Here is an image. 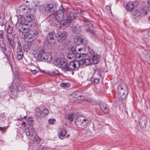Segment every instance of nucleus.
I'll list each match as a JSON object with an SVG mask.
<instances>
[{
    "label": "nucleus",
    "instance_id": "obj_1",
    "mask_svg": "<svg viewBox=\"0 0 150 150\" xmlns=\"http://www.w3.org/2000/svg\"><path fill=\"white\" fill-rule=\"evenodd\" d=\"M54 64L57 67L66 71H76L79 68V61L74 60L69 63L67 62L64 58H59L56 59Z\"/></svg>",
    "mask_w": 150,
    "mask_h": 150
},
{
    "label": "nucleus",
    "instance_id": "obj_2",
    "mask_svg": "<svg viewBox=\"0 0 150 150\" xmlns=\"http://www.w3.org/2000/svg\"><path fill=\"white\" fill-rule=\"evenodd\" d=\"M37 58L39 60L47 63L50 62L52 59V56L48 53L45 52L43 47H39L37 50Z\"/></svg>",
    "mask_w": 150,
    "mask_h": 150
},
{
    "label": "nucleus",
    "instance_id": "obj_3",
    "mask_svg": "<svg viewBox=\"0 0 150 150\" xmlns=\"http://www.w3.org/2000/svg\"><path fill=\"white\" fill-rule=\"evenodd\" d=\"M0 47L1 50L6 56L11 69L12 70V64L14 63V62L11 49L10 48H6L5 45L2 41L0 42Z\"/></svg>",
    "mask_w": 150,
    "mask_h": 150
},
{
    "label": "nucleus",
    "instance_id": "obj_4",
    "mask_svg": "<svg viewBox=\"0 0 150 150\" xmlns=\"http://www.w3.org/2000/svg\"><path fill=\"white\" fill-rule=\"evenodd\" d=\"M118 98L121 101L125 99L128 93V87L124 83H122L118 86Z\"/></svg>",
    "mask_w": 150,
    "mask_h": 150
},
{
    "label": "nucleus",
    "instance_id": "obj_5",
    "mask_svg": "<svg viewBox=\"0 0 150 150\" xmlns=\"http://www.w3.org/2000/svg\"><path fill=\"white\" fill-rule=\"evenodd\" d=\"M25 21V18L23 16L20 15L18 16L17 23L19 24L18 28L21 33L23 34V32H28L30 30L29 28L28 27L29 24H24Z\"/></svg>",
    "mask_w": 150,
    "mask_h": 150
},
{
    "label": "nucleus",
    "instance_id": "obj_6",
    "mask_svg": "<svg viewBox=\"0 0 150 150\" xmlns=\"http://www.w3.org/2000/svg\"><path fill=\"white\" fill-rule=\"evenodd\" d=\"M87 122V119L83 116L77 115L75 119V123L79 127H82V125L85 126Z\"/></svg>",
    "mask_w": 150,
    "mask_h": 150
},
{
    "label": "nucleus",
    "instance_id": "obj_7",
    "mask_svg": "<svg viewBox=\"0 0 150 150\" xmlns=\"http://www.w3.org/2000/svg\"><path fill=\"white\" fill-rule=\"evenodd\" d=\"M87 122V119L83 116L77 115L75 119V123L79 127H82V125L85 126Z\"/></svg>",
    "mask_w": 150,
    "mask_h": 150
},
{
    "label": "nucleus",
    "instance_id": "obj_8",
    "mask_svg": "<svg viewBox=\"0 0 150 150\" xmlns=\"http://www.w3.org/2000/svg\"><path fill=\"white\" fill-rule=\"evenodd\" d=\"M29 30L27 32H23V33H21V32L20 33V35H22L21 37L23 38L25 42H30L35 39V36H36V34L33 35L32 34L28 33Z\"/></svg>",
    "mask_w": 150,
    "mask_h": 150
},
{
    "label": "nucleus",
    "instance_id": "obj_9",
    "mask_svg": "<svg viewBox=\"0 0 150 150\" xmlns=\"http://www.w3.org/2000/svg\"><path fill=\"white\" fill-rule=\"evenodd\" d=\"M13 82L15 83L14 86L18 92L22 91L25 90V87L20 83L19 79L18 76L13 79Z\"/></svg>",
    "mask_w": 150,
    "mask_h": 150
},
{
    "label": "nucleus",
    "instance_id": "obj_10",
    "mask_svg": "<svg viewBox=\"0 0 150 150\" xmlns=\"http://www.w3.org/2000/svg\"><path fill=\"white\" fill-rule=\"evenodd\" d=\"M52 15L58 23L63 25L62 23L64 22V20L63 19L64 16L63 14L59 13V11H56Z\"/></svg>",
    "mask_w": 150,
    "mask_h": 150
},
{
    "label": "nucleus",
    "instance_id": "obj_11",
    "mask_svg": "<svg viewBox=\"0 0 150 150\" xmlns=\"http://www.w3.org/2000/svg\"><path fill=\"white\" fill-rule=\"evenodd\" d=\"M68 35L67 33L65 31L57 33L56 38L57 41L59 42H62L64 40Z\"/></svg>",
    "mask_w": 150,
    "mask_h": 150
},
{
    "label": "nucleus",
    "instance_id": "obj_12",
    "mask_svg": "<svg viewBox=\"0 0 150 150\" xmlns=\"http://www.w3.org/2000/svg\"><path fill=\"white\" fill-rule=\"evenodd\" d=\"M67 18L64 19V22L62 23L63 25L70 23L75 18L74 13L72 12H69L67 14Z\"/></svg>",
    "mask_w": 150,
    "mask_h": 150
},
{
    "label": "nucleus",
    "instance_id": "obj_13",
    "mask_svg": "<svg viewBox=\"0 0 150 150\" xmlns=\"http://www.w3.org/2000/svg\"><path fill=\"white\" fill-rule=\"evenodd\" d=\"M76 47L74 46L71 48V50L67 54V57L68 59H77V53L76 50Z\"/></svg>",
    "mask_w": 150,
    "mask_h": 150
},
{
    "label": "nucleus",
    "instance_id": "obj_14",
    "mask_svg": "<svg viewBox=\"0 0 150 150\" xmlns=\"http://www.w3.org/2000/svg\"><path fill=\"white\" fill-rule=\"evenodd\" d=\"M139 124L140 127L142 128H144L146 126L147 123V117L145 115H143L139 118Z\"/></svg>",
    "mask_w": 150,
    "mask_h": 150
},
{
    "label": "nucleus",
    "instance_id": "obj_15",
    "mask_svg": "<svg viewBox=\"0 0 150 150\" xmlns=\"http://www.w3.org/2000/svg\"><path fill=\"white\" fill-rule=\"evenodd\" d=\"M24 129H25L24 131L25 133L27 136H30V137L36 134L34 128L31 127L30 128V129L27 126H24Z\"/></svg>",
    "mask_w": 150,
    "mask_h": 150
},
{
    "label": "nucleus",
    "instance_id": "obj_16",
    "mask_svg": "<svg viewBox=\"0 0 150 150\" xmlns=\"http://www.w3.org/2000/svg\"><path fill=\"white\" fill-rule=\"evenodd\" d=\"M44 9L46 11L49 12L54 11L57 9L56 5L52 4H47L45 5Z\"/></svg>",
    "mask_w": 150,
    "mask_h": 150
},
{
    "label": "nucleus",
    "instance_id": "obj_17",
    "mask_svg": "<svg viewBox=\"0 0 150 150\" xmlns=\"http://www.w3.org/2000/svg\"><path fill=\"white\" fill-rule=\"evenodd\" d=\"M6 37L11 47L13 49H14V42L13 38V35L12 33H8L6 34Z\"/></svg>",
    "mask_w": 150,
    "mask_h": 150
},
{
    "label": "nucleus",
    "instance_id": "obj_18",
    "mask_svg": "<svg viewBox=\"0 0 150 150\" xmlns=\"http://www.w3.org/2000/svg\"><path fill=\"white\" fill-rule=\"evenodd\" d=\"M79 62L80 64L83 65L87 66L92 64L91 57L89 58L79 60Z\"/></svg>",
    "mask_w": 150,
    "mask_h": 150
},
{
    "label": "nucleus",
    "instance_id": "obj_19",
    "mask_svg": "<svg viewBox=\"0 0 150 150\" xmlns=\"http://www.w3.org/2000/svg\"><path fill=\"white\" fill-rule=\"evenodd\" d=\"M14 86L13 85L11 88V92L10 93V95L11 97L12 98H15L17 96L18 91Z\"/></svg>",
    "mask_w": 150,
    "mask_h": 150
},
{
    "label": "nucleus",
    "instance_id": "obj_20",
    "mask_svg": "<svg viewBox=\"0 0 150 150\" xmlns=\"http://www.w3.org/2000/svg\"><path fill=\"white\" fill-rule=\"evenodd\" d=\"M100 108L105 113H108L109 111V109L108 106L104 103H101L99 105Z\"/></svg>",
    "mask_w": 150,
    "mask_h": 150
},
{
    "label": "nucleus",
    "instance_id": "obj_21",
    "mask_svg": "<svg viewBox=\"0 0 150 150\" xmlns=\"http://www.w3.org/2000/svg\"><path fill=\"white\" fill-rule=\"evenodd\" d=\"M100 58V56L96 54H93L91 57L92 64L98 63L99 61Z\"/></svg>",
    "mask_w": 150,
    "mask_h": 150
},
{
    "label": "nucleus",
    "instance_id": "obj_22",
    "mask_svg": "<svg viewBox=\"0 0 150 150\" xmlns=\"http://www.w3.org/2000/svg\"><path fill=\"white\" fill-rule=\"evenodd\" d=\"M132 15L133 17L136 20L139 19L141 17V13L138 10L134 11L132 13Z\"/></svg>",
    "mask_w": 150,
    "mask_h": 150
},
{
    "label": "nucleus",
    "instance_id": "obj_23",
    "mask_svg": "<svg viewBox=\"0 0 150 150\" xmlns=\"http://www.w3.org/2000/svg\"><path fill=\"white\" fill-rule=\"evenodd\" d=\"M74 42L75 44L77 45L84 44V40L81 37L79 36L75 37L74 39Z\"/></svg>",
    "mask_w": 150,
    "mask_h": 150
},
{
    "label": "nucleus",
    "instance_id": "obj_24",
    "mask_svg": "<svg viewBox=\"0 0 150 150\" xmlns=\"http://www.w3.org/2000/svg\"><path fill=\"white\" fill-rule=\"evenodd\" d=\"M67 133V131L65 129H61L60 130V132L58 135L59 137L62 140L64 139V137Z\"/></svg>",
    "mask_w": 150,
    "mask_h": 150
},
{
    "label": "nucleus",
    "instance_id": "obj_25",
    "mask_svg": "<svg viewBox=\"0 0 150 150\" xmlns=\"http://www.w3.org/2000/svg\"><path fill=\"white\" fill-rule=\"evenodd\" d=\"M54 34L53 32H51L49 33L47 36V39L48 42H50L54 40Z\"/></svg>",
    "mask_w": 150,
    "mask_h": 150
},
{
    "label": "nucleus",
    "instance_id": "obj_26",
    "mask_svg": "<svg viewBox=\"0 0 150 150\" xmlns=\"http://www.w3.org/2000/svg\"><path fill=\"white\" fill-rule=\"evenodd\" d=\"M134 6V4L133 2L129 1L127 4L126 8L128 11H131L133 8Z\"/></svg>",
    "mask_w": 150,
    "mask_h": 150
},
{
    "label": "nucleus",
    "instance_id": "obj_27",
    "mask_svg": "<svg viewBox=\"0 0 150 150\" xmlns=\"http://www.w3.org/2000/svg\"><path fill=\"white\" fill-rule=\"evenodd\" d=\"M19 10L20 12L23 14H25L28 13V8L26 6H22L21 7H20Z\"/></svg>",
    "mask_w": 150,
    "mask_h": 150
},
{
    "label": "nucleus",
    "instance_id": "obj_28",
    "mask_svg": "<svg viewBox=\"0 0 150 150\" xmlns=\"http://www.w3.org/2000/svg\"><path fill=\"white\" fill-rule=\"evenodd\" d=\"M30 139L33 141L37 142V144L40 143L41 140L40 138L37 134L30 137Z\"/></svg>",
    "mask_w": 150,
    "mask_h": 150
},
{
    "label": "nucleus",
    "instance_id": "obj_29",
    "mask_svg": "<svg viewBox=\"0 0 150 150\" xmlns=\"http://www.w3.org/2000/svg\"><path fill=\"white\" fill-rule=\"evenodd\" d=\"M140 10L142 14L146 15L148 11V8L146 6H142L141 7Z\"/></svg>",
    "mask_w": 150,
    "mask_h": 150
},
{
    "label": "nucleus",
    "instance_id": "obj_30",
    "mask_svg": "<svg viewBox=\"0 0 150 150\" xmlns=\"http://www.w3.org/2000/svg\"><path fill=\"white\" fill-rule=\"evenodd\" d=\"M75 116V114L74 113H71L67 115V118L68 120L70 123L72 122Z\"/></svg>",
    "mask_w": 150,
    "mask_h": 150
},
{
    "label": "nucleus",
    "instance_id": "obj_31",
    "mask_svg": "<svg viewBox=\"0 0 150 150\" xmlns=\"http://www.w3.org/2000/svg\"><path fill=\"white\" fill-rule=\"evenodd\" d=\"M86 54H85L77 53V59H80V60H81V59H85L84 58L86 57Z\"/></svg>",
    "mask_w": 150,
    "mask_h": 150
},
{
    "label": "nucleus",
    "instance_id": "obj_32",
    "mask_svg": "<svg viewBox=\"0 0 150 150\" xmlns=\"http://www.w3.org/2000/svg\"><path fill=\"white\" fill-rule=\"evenodd\" d=\"M33 19L34 17L33 15L29 14L26 16L25 20L28 22H31Z\"/></svg>",
    "mask_w": 150,
    "mask_h": 150
},
{
    "label": "nucleus",
    "instance_id": "obj_33",
    "mask_svg": "<svg viewBox=\"0 0 150 150\" xmlns=\"http://www.w3.org/2000/svg\"><path fill=\"white\" fill-rule=\"evenodd\" d=\"M66 9L63 7L62 4L59 7V10L57 11H59V13L61 12V13L63 14V15H64V13L65 12Z\"/></svg>",
    "mask_w": 150,
    "mask_h": 150
},
{
    "label": "nucleus",
    "instance_id": "obj_34",
    "mask_svg": "<svg viewBox=\"0 0 150 150\" xmlns=\"http://www.w3.org/2000/svg\"><path fill=\"white\" fill-rule=\"evenodd\" d=\"M35 115L38 117H40L41 115V111L40 108H37L35 110Z\"/></svg>",
    "mask_w": 150,
    "mask_h": 150
},
{
    "label": "nucleus",
    "instance_id": "obj_35",
    "mask_svg": "<svg viewBox=\"0 0 150 150\" xmlns=\"http://www.w3.org/2000/svg\"><path fill=\"white\" fill-rule=\"evenodd\" d=\"M23 55V52H20L17 53L16 58L18 60H20L22 59Z\"/></svg>",
    "mask_w": 150,
    "mask_h": 150
},
{
    "label": "nucleus",
    "instance_id": "obj_36",
    "mask_svg": "<svg viewBox=\"0 0 150 150\" xmlns=\"http://www.w3.org/2000/svg\"><path fill=\"white\" fill-rule=\"evenodd\" d=\"M72 30L73 32L76 33H78L81 31V28L80 27H79V28H77L76 26H75L73 28Z\"/></svg>",
    "mask_w": 150,
    "mask_h": 150
},
{
    "label": "nucleus",
    "instance_id": "obj_37",
    "mask_svg": "<svg viewBox=\"0 0 150 150\" xmlns=\"http://www.w3.org/2000/svg\"><path fill=\"white\" fill-rule=\"evenodd\" d=\"M34 119L33 118H30L28 119L27 122L30 126H32L34 123Z\"/></svg>",
    "mask_w": 150,
    "mask_h": 150
},
{
    "label": "nucleus",
    "instance_id": "obj_38",
    "mask_svg": "<svg viewBox=\"0 0 150 150\" xmlns=\"http://www.w3.org/2000/svg\"><path fill=\"white\" fill-rule=\"evenodd\" d=\"M13 29L12 27L9 25L8 27L7 30L8 33L11 34L13 33Z\"/></svg>",
    "mask_w": 150,
    "mask_h": 150
},
{
    "label": "nucleus",
    "instance_id": "obj_39",
    "mask_svg": "<svg viewBox=\"0 0 150 150\" xmlns=\"http://www.w3.org/2000/svg\"><path fill=\"white\" fill-rule=\"evenodd\" d=\"M83 21L86 23V24H85V25H86L90 28H92L93 27V25L90 22L88 21H86V20L84 19L83 20Z\"/></svg>",
    "mask_w": 150,
    "mask_h": 150
},
{
    "label": "nucleus",
    "instance_id": "obj_40",
    "mask_svg": "<svg viewBox=\"0 0 150 150\" xmlns=\"http://www.w3.org/2000/svg\"><path fill=\"white\" fill-rule=\"evenodd\" d=\"M60 86L64 88H67L70 86V84L68 83H60Z\"/></svg>",
    "mask_w": 150,
    "mask_h": 150
},
{
    "label": "nucleus",
    "instance_id": "obj_41",
    "mask_svg": "<svg viewBox=\"0 0 150 150\" xmlns=\"http://www.w3.org/2000/svg\"><path fill=\"white\" fill-rule=\"evenodd\" d=\"M91 81L96 83H98L99 82V80L97 78L92 77L91 79Z\"/></svg>",
    "mask_w": 150,
    "mask_h": 150
},
{
    "label": "nucleus",
    "instance_id": "obj_42",
    "mask_svg": "<svg viewBox=\"0 0 150 150\" xmlns=\"http://www.w3.org/2000/svg\"><path fill=\"white\" fill-rule=\"evenodd\" d=\"M4 36V32L3 30H0V42L2 41L3 42V38Z\"/></svg>",
    "mask_w": 150,
    "mask_h": 150
},
{
    "label": "nucleus",
    "instance_id": "obj_43",
    "mask_svg": "<svg viewBox=\"0 0 150 150\" xmlns=\"http://www.w3.org/2000/svg\"><path fill=\"white\" fill-rule=\"evenodd\" d=\"M86 31L90 33L92 35H96V33L95 32L92 30L88 28H87L86 30Z\"/></svg>",
    "mask_w": 150,
    "mask_h": 150
},
{
    "label": "nucleus",
    "instance_id": "obj_44",
    "mask_svg": "<svg viewBox=\"0 0 150 150\" xmlns=\"http://www.w3.org/2000/svg\"><path fill=\"white\" fill-rule=\"evenodd\" d=\"M42 113L44 115H45L48 114V111L46 109H44L42 111Z\"/></svg>",
    "mask_w": 150,
    "mask_h": 150
},
{
    "label": "nucleus",
    "instance_id": "obj_45",
    "mask_svg": "<svg viewBox=\"0 0 150 150\" xmlns=\"http://www.w3.org/2000/svg\"><path fill=\"white\" fill-rule=\"evenodd\" d=\"M6 128L5 127H0V131H2L3 133L6 132Z\"/></svg>",
    "mask_w": 150,
    "mask_h": 150
},
{
    "label": "nucleus",
    "instance_id": "obj_46",
    "mask_svg": "<svg viewBox=\"0 0 150 150\" xmlns=\"http://www.w3.org/2000/svg\"><path fill=\"white\" fill-rule=\"evenodd\" d=\"M55 121V120L54 119H50L48 120V123L52 125L54 124V121Z\"/></svg>",
    "mask_w": 150,
    "mask_h": 150
},
{
    "label": "nucleus",
    "instance_id": "obj_47",
    "mask_svg": "<svg viewBox=\"0 0 150 150\" xmlns=\"http://www.w3.org/2000/svg\"><path fill=\"white\" fill-rule=\"evenodd\" d=\"M30 70L34 74H35L37 72L36 70L35 69L33 70L32 69H31Z\"/></svg>",
    "mask_w": 150,
    "mask_h": 150
},
{
    "label": "nucleus",
    "instance_id": "obj_48",
    "mask_svg": "<svg viewBox=\"0 0 150 150\" xmlns=\"http://www.w3.org/2000/svg\"><path fill=\"white\" fill-rule=\"evenodd\" d=\"M23 52L22 50V48H20L19 47H17V53L18 52Z\"/></svg>",
    "mask_w": 150,
    "mask_h": 150
},
{
    "label": "nucleus",
    "instance_id": "obj_49",
    "mask_svg": "<svg viewBox=\"0 0 150 150\" xmlns=\"http://www.w3.org/2000/svg\"><path fill=\"white\" fill-rule=\"evenodd\" d=\"M17 42L18 43V45L17 47L22 48L21 45V44L20 43L18 42Z\"/></svg>",
    "mask_w": 150,
    "mask_h": 150
},
{
    "label": "nucleus",
    "instance_id": "obj_50",
    "mask_svg": "<svg viewBox=\"0 0 150 150\" xmlns=\"http://www.w3.org/2000/svg\"><path fill=\"white\" fill-rule=\"evenodd\" d=\"M147 3L149 7L150 8V1H148Z\"/></svg>",
    "mask_w": 150,
    "mask_h": 150
},
{
    "label": "nucleus",
    "instance_id": "obj_51",
    "mask_svg": "<svg viewBox=\"0 0 150 150\" xmlns=\"http://www.w3.org/2000/svg\"><path fill=\"white\" fill-rule=\"evenodd\" d=\"M26 124V122H23L22 123L21 125H25Z\"/></svg>",
    "mask_w": 150,
    "mask_h": 150
},
{
    "label": "nucleus",
    "instance_id": "obj_52",
    "mask_svg": "<svg viewBox=\"0 0 150 150\" xmlns=\"http://www.w3.org/2000/svg\"><path fill=\"white\" fill-rule=\"evenodd\" d=\"M39 150H46L45 148L43 147L42 148H40Z\"/></svg>",
    "mask_w": 150,
    "mask_h": 150
},
{
    "label": "nucleus",
    "instance_id": "obj_53",
    "mask_svg": "<svg viewBox=\"0 0 150 150\" xmlns=\"http://www.w3.org/2000/svg\"><path fill=\"white\" fill-rule=\"evenodd\" d=\"M82 49L81 48H79L78 49V50L79 51H80Z\"/></svg>",
    "mask_w": 150,
    "mask_h": 150
},
{
    "label": "nucleus",
    "instance_id": "obj_54",
    "mask_svg": "<svg viewBox=\"0 0 150 150\" xmlns=\"http://www.w3.org/2000/svg\"><path fill=\"white\" fill-rule=\"evenodd\" d=\"M69 136H70V135L69 134V135H67V137H69Z\"/></svg>",
    "mask_w": 150,
    "mask_h": 150
},
{
    "label": "nucleus",
    "instance_id": "obj_55",
    "mask_svg": "<svg viewBox=\"0 0 150 150\" xmlns=\"http://www.w3.org/2000/svg\"><path fill=\"white\" fill-rule=\"evenodd\" d=\"M26 2L27 3H28V1H26Z\"/></svg>",
    "mask_w": 150,
    "mask_h": 150
},
{
    "label": "nucleus",
    "instance_id": "obj_56",
    "mask_svg": "<svg viewBox=\"0 0 150 150\" xmlns=\"http://www.w3.org/2000/svg\"><path fill=\"white\" fill-rule=\"evenodd\" d=\"M107 7H109V8H110V7H109V6H107Z\"/></svg>",
    "mask_w": 150,
    "mask_h": 150
},
{
    "label": "nucleus",
    "instance_id": "obj_57",
    "mask_svg": "<svg viewBox=\"0 0 150 150\" xmlns=\"http://www.w3.org/2000/svg\"><path fill=\"white\" fill-rule=\"evenodd\" d=\"M72 74H74V72H72Z\"/></svg>",
    "mask_w": 150,
    "mask_h": 150
},
{
    "label": "nucleus",
    "instance_id": "obj_58",
    "mask_svg": "<svg viewBox=\"0 0 150 150\" xmlns=\"http://www.w3.org/2000/svg\"><path fill=\"white\" fill-rule=\"evenodd\" d=\"M24 117V118H26V116H25V117Z\"/></svg>",
    "mask_w": 150,
    "mask_h": 150
},
{
    "label": "nucleus",
    "instance_id": "obj_59",
    "mask_svg": "<svg viewBox=\"0 0 150 150\" xmlns=\"http://www.w3.org/2000/svg\"><path fill=\"white\" fill-rule=\"evenodd\" d=\"M18 120H20V119H18Z\"/></svg>",
    "mask_w": 150,
    "mask_h": 150
}]
</instances>
